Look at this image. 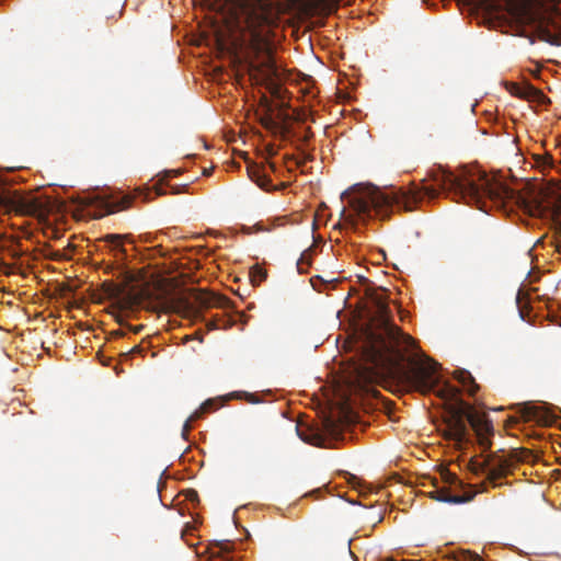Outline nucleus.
Wrapping results in <instances>:
<instances>
[{
    "instance_id": "nucleus-1",
    "label": "nucleus",
    "mask_w": 561,
    "mask_h": 561,
    "mask_svg": "<svg viewBox=\"0 0 561 561\" xmlns=\"http://www.w3.org/2000/svg\"><path fill=\"white\" fill-rule=\"evenodd\" d=\"M442 192L453 194L456 202L476 205L481 210L485 209V199L497 202L508 195L503 184L493 182L477 167H461L456 172L434 171L432 180H424L422 186L409 191H381L371 184H355L341 194L342 202H346L351 209L347 213L343 207L341 216L352 225L355 217L363 220L373 216L385 218L394 206L411 211L423 198L434 199Z\"/></svg>"
},
{
    "instance_id": "nucleus-13",
    "label": "nucleus",
    "mask_w": 561,
    "mask_h": 561,
    "mask_svg": "<svg viewBox=\"0 0 561 561\" xmlns=\"http://www.w3.org/2000/svg\"><path fill=\"white\" fill-rule=\"evenodd\" d=\"M455 378L466 388V390L473 394L477 390V385L471 376V374L463 369H458L454 373Z\"/></svg>"
},
{
    "instance_id": "nucleus-23",
    "label": "nucleus",
    "mask_w": 561,
    "mask_h": 561,
    "mask_svg": "<svg viewBox=\"0 0 561 561\" xmlns=\"http://www.w3.org/2000/svg\"><path fill=\"white\" fill-rule=\"evenodd\" d=\"M2 203H3V198L0 196V204H2Z\"/></svg>"
},
{
    "instance_id": "nucleus-22",
    "label": "nucleus",
    "mask_w": 561,
    "mask_h": 561,
    "mask_svg": "<svg viewBox=\"0 0 561 561\" xmlns=\"http://www.w3.org/2000/svg\"><path fill=\"white\" fill-rule=\"evenodd\" d=\"M520 294H522V291L519 290L518 294H517V301H519Z\"/></svg>"
},
{
    "instance_id": "nucleus-15",
    "label": "nucleus",
    "mask_w": 561,
    "mask_h": 561,
    "mask_svg": "<svg viewBox=\"0 0 561 561\" xmlns=\"http://www.w3.org/2000/svg\"><path fill=\"white\" fill-rule=\"evenodd\" d=\"M251 179L263 190H268L271 180L265 175L261 174L260 170H253L250 172Z\"/></svg>"
},
{
    "instance_id": "nucleus-8",
    "label": "nucleus",
    "mask_w": 561,
    "mask_h": 561,
    "mask_svg": "<svg viewBox=\"0 0 561 561\" xmlns=\"http://www.w3.org/2000/svg\"><path fill=\"white\" fill-rule=\"evenodd\" d=\"M10 203L13 209L21 215L34 216L42 208L41 201L32 195H16Z\"/></svg>"
},
{
    "instance_id": "nucleus-19",
    "label": "nucleus",
    "mask_w": 561,
    "mask_h": 561,
    "mask_svg": "<svg viewBox=\"0 0 561 561\" xmlns=\"http://www.w3.org/2000/svg\"><path fill=\"white\" fill-rule=\"evenodd\" d=\"M265 277H266V274H265L263 271L259 270V271H257V276H256V275H253V282H254V283H256V282H257V283H260V282H262Z\"/></svg>"
},
{
    "instance_id": "nucleus-17",
    "label": "nucleus",
    "mask_w": 561,
    "mask_h": 561,
    "mask_svg": "<svg viewBox=\"0 0 561 561\" xmlns=\"http://www.w3.org/2000/svg\"><path fill=\"white\" fill-rule=\"evenodd\" d=\"M195 302L199 307L206 308L211 304V296L206 293H198L195 295Z\"/></svg>"
},
{
    "instance_id": "nucleus-3",
    "label": "nucleus",
    "mask_w": 561,
    "mask_h": 561,
    "mask_svg": "<svg viewBox=\"0 0 561 561\" xmlns=\"http://www.w3.org/2000/svg\"><path fill=\"white\" fill-rule=\"evenodd\" d=\"M227 35L218 37V45L236 59L251 58L265 54L266 71L274 76L276 69L271 62V22L266 5L259 0H238L232 3L227 21Z\"/></svg>"
},
{
    "instance_id": "nucleus-20",
    "label": "nucleus",
    "mask_w": 561,
    "mask_h": 561,
    "mask_svg": "<svg viewBox=\"0 0 561 561\" xmlns=\"http://www.w3.org/2000/svg\"><path fill=\"white\" fill-rule=\"evenodd\" d=\"M466 557L470 560V561H482L481 557L476 553V552H467L466 553Z\"/></svg>"
},
{
    "instance_id": "nucleus-6",
    "label": "nucleus",
    "mask_w": 561,
    "mask_h": 561,
    "mask_svg": "<svg viewBox=\"0 0 561 561\" xmlns=\"http://www.w3.org/2000/svg\"><path fill=\"white\" fill-rule=\"evenodd\" d=\"M523 413L528 421H535L541 426H551L558 419L556 410L546 403H527Z\"/></svg>"
},
{
    "instance_id": "nucleus-14",
    "label": "nucleus",
    "mask_w": 561,
    "mask_h": 561,
    "mask_svg": "<svg viewBox=\"0 0 561 561\" xmlns=\"http://www.w3.org/2000/svg\"><path fill=\"white\" fill-rule=\"evenodd\" d=\"M296 431L301 440L314 446H325V438L322 437L319 433H306L305 431H301L298 426H296Z\"/></svg>"
},
{
    "instance_id": "nucleus-2",
    "label": "nucleus",
    "mask_w": 561,
    "mask_h": 561,
    "mask_svg": "<svg viewBox=\"0 0 561 561\" xmlns=\"http://www.w3.org/2000/svg\"><path fill=\"white\" fill-rule=\"evenodd\" d=\"M413 347V339L392 323L388 306L379 302L377 317L360 332L359 363L354 368V381L359 385L370 382L382 373L398 370L405 387L423 393L435 390L442 382L437 363L416 354L409 360V366L401 365L405 353Z\"/></svg>"
},
{
    "instance_id": "nucleus-18",
    "label": "nucleus",
    "mask_w": 561,
    "mask_h": 561,
    "mask_svg": "<svg viewBox=\"0 0 561 561\" xmlns=\"http://www.w3.org/2000/svg\"><path fill=\"white\" fill-rule=\"evenodd\" d=\"M324 426H325V430H327V432H328L329 434H332V435H334V434H335V432H336V424H335V422H334V421H332V420H325V424H324Z\"/></svg>"
},
{
    "instance_id": "nucleus-7",
    "label": "nucleus",
    "mask_w": 561,
    "mask_h": 561,
    "mask_svg": "<svg viewBox=\"0 0 561 561\" xmlns=\"http://www.w3.org/2000/svg\"><path fill=\"white\" fill-rule=\"evenodd\" d=\"M446 439L455 442L458 446L467 442L468 427L466 420L459 414H453L442 430Z\"/></svg>"
},
{
    "instance_id": "nucleus-11",
    "label": "nucleus",
    "mask_w": 561,
    "mask_h": 561,
    "mask_svg": "<svg viewBox=\"0 0 561 561\" xmlns=\"http://www.w3.org/2000/svg\"><path fill=\"white\" fill-rule=\"evenodd\" d=\"M469 422H470L471 426L473 427V430L476 431V433L479 437L480 444L483 446L489 444L488 436L492 434L491 423L486 420H477L473 417H470Z\"/></svg>"
},
{
    "instance_id": "nucleus-16",
    "label": "nucleus",
    "mask_w": 561,
    "mask_h": 561,
    "mask_svg": "<svg viewBox=\"0 0 561 561\" xmlns=\"http://www.w3.org/2000/svg\"><path fill=\"white\" fill-rule=\"evenodd\" d=\"M437 393L448 400H456L458 396V390L449 385H444L442 388L437 390Z\"/></svg>"
},
{
    "instance_id": "nucleus-5",
    "label": "nucleus",
    "mask_w": 561,
    "mask_h": 561,
    "mask_svg": "<svg viewBox=\"0 0 561 561\" xmlns=\"http://www.w3.org/2000/svg\"><path fill=\"white\" fill-rule=\"evenodd\" d=\"M443 485H435L433 491H430V497L438 502L459 504L469 502L473 499V493L463 491L462 482L454 474L444 472Z\"/></svg>"
},
{
    "instance_id": "nucleus-4",
    "label": "nucleus",
    "mask_w": 561,
    "mask_h": 561,
    "mask_svg": "<svg viewBox=\"0 0 561 561\" xmlns=\"http://www.w3.org/2000/svg\"><path fill=\"white\" fill-rule=\"evenodd\" d=\"M474 1L484 11V20L490 27L494 26V20H504L520 25H538L545 42L551 45L561 44V35L545 27L548 18L543 5L538 0H506L504 7L492 0Z\"/></svg>"
},
{
    "instance_id": "nucleus-9",
    "label": "nucleus",
    "mask_w": 561,
    "mask_h": 561,
    "mask_svg": "<svg viewBox=\"0 0 561 561\" xmlns=\"http://www.w3.org/2000/svg\"><path fill=\"white\" fill-rule=\"evenodd\" d=\"M513 460L510 457H496L488 462V474L490 479L496 480L505 476L512 468Z\"/></svg>"
},
{
    "instance_id": "nucleus-10",
    "label": "nucleus",
    "mask_w": 561,
    "mask_h": 561,
    "mask_svg": "<svg viewBox=\"0 0 561 561\" xmlns=\"http://www.w3.org/2000/svg\"><path fill=\"white\" fill-rule=\"evenodd\" d=\"M82 206H102L105 208L107 213H112L115 210V208H125L129 204V201H123L119 205H113L106 202L102 196L100 195H89L85 197H82L80 201Z\"/></svg>"
},
{
    "instance_id": "nucleus-12",
    "label": "nucleus",
    "mask_w": 561,
    "mask_h": 561,
    "mask_svg": "<svg viewBox=\"0 0 561 561\" xmlns=\"http://www.w3.org/2000/svg\"><path fill=\"white\" fill-rule=\"evenodd\" d=\"M214 404V401L213 400H207L205 401L199 410L195 411L184 423L183 425V430H182V436L185 438L187 433L191 431L192 428V422L198 420L199 417H202V415L206 412H208L210 410V408L213 407Z\"/></svg>"
},
{
    "instance_id": "nucleus-21",
    "label": "nucleus",
    "mask_w": 561,
    "mask_h": 561,
    "mask_svg": "<svg viewBox=\"0 0 561 561\" xmlns=\"http://www.w3.org/2000/svg\"><path fill=\"white\" fill-rule=\"evenodd\" d=\"M110 238H111L112 242L115 244V247H121L122 245L121 237L119 236H111Z\"/></svg>"
}]
</instances>
